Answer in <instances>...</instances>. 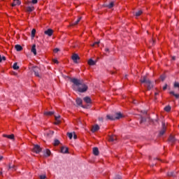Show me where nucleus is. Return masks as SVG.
Returning <instances> with one entry per match:
<instances>
[{
	"mask_svg": "<svg viewBox=\"0 0 179 179\" xmlns=\"http://www.w3.org/2000/svg\"><path fill=\"white\" fill-rule=\"evenodd\" d=\"M70 82H71V83H73L75 86L78 87V91L80 93H85V92L87 91V85L83 83V80H79L78 78H70Z\"/></svg>",
	"mask_w": 179,
	"mask_h": 179,
	"instance_id": "1",
	"label": "nucleus"
},
{
	"mask_svg": "<svg viewBox=\"0 0 179 179\" xmlns=\"http://www.w3.org/2000/svg\"><path fill=\"white\" fill-rule=\"evenodd\" d=\"M141 83H145V86L148 89V90H150L153 89V83L148 78V76H144L141 79Z\"/></svg>",
	"mask_w": 179,
	"mask_h": 179,
	"instance_id": "2",
	"label": "nucleus"
},
{
	"mask_svg": "<svg viewBox=\"0 0 179 179\" xmlns=\"http://www.w3.org/2000/svg\"><path fill=\"white\" fill-rule=\"evenodd\" d=\"M32 71L34 73L35 76L37 78H41V76L40 75V72H41V69L38 68V66H33Z\"/></svg>",
	"mask_w": 179,
	"mask_h": 179,
	"instance_id": "3",
	"label": "nucleus"
},
{
	"mask_svg": "<svg viewBox=\"0 0 179 179\" xmlns=\"http://www.w3.org/2000/svg\"><path fill=\"white\" fill-rule=\"evenodd\" d=\"M71 59L75 64H78V59H80V57H79V55L78 54L74 53L73 54Z\"/></svg>",
	"mask_w": 179,
	"mask_h": 179,
	"instance_id": "4",
	"label": "nucleus"
},
{
	"mask_svg": "<svg viewBox=\"0 0 179 179\" xmlns=\"http://www.w3.org/2000/svg\"><path fill=\"white\" fill-rule=\"evenodd\" d=\"M34 152H35V153H40V152H41V148L40 147V145H35L34 146Z\"/></svg>",
	"mask_w": 179,
	"mask_h": 179,
	"instance_id": "5",
	"label": "nucleus"
},
{
	"mask_svg": "<svg viewBox=\"0 0 179 179\" xmlns=\"http://www.w3.org/2000/svg\"><path fill=\"white\" fill-rule=\"evenodd\" d=\"M166 132V124H162V129L159 131V136H162V135H164V133Z\"/></svg>",
	"mask_w": 179,
	"mask_h": 179,
	"instance_id": "6",
	"label": "nucleus"
},
{
	"mask_svg": "<svg viewBox=\"0 0 179 179\" xmlns=\"http://www.w3.org/2000/svg\"><path fill=\"white\" fill-rule=\"evenodd\" d=\"M45 34H46V36H49V37H51V36H52V33H54V31H52V29H48V30L45 31Z\"/></svg>",
	"mask_w": 179,
	"mask_h": 179,
	"instance_id": "7",
	"label": "nucleus"
},
{
	"mask_svg": "<svg viewBox=\"0 0 179 179\" xmlns=\"http://www.w3.org/2000/svg\"><path fill=\"white\" fill-rule=\"evenodd\" d=\"M169 142L170 144L173 145L176 142V138L173 136H170Z\"/></svg>",
	"mask_w": 179,
	"mask_h": 179,
	"instance_id": "8",
	"label": "nucleus"
},
{
	"mask_svg": "<svg viewBox=\"0 0 179 179\" xmlns=\"http://www.w3.org/2000/svg\"><path fill=\"white\" fill-rule=\"evenodd\" d=\"M99 129H100V127L98 124H96L92 127V132H96V131H99Z\"/></svg>",
	"mask_w": 179,
	"mask_h": 179,
	"instance_id": "9",
	"label": "nucleus"
},
{
	"mask_svg": "<svg viewBox=\"0 0 179 179\" xmlns=\"http://www.w3.org/2000/svg\"><path fill=\"white\" fill-rule=\"evenodd\" d=\"M92 152L94 156H99V148L97 147L94 148L92 150Z\"/></svg>",
	"mask_w": 179,
	"mask_h": 179,
	"instance_id": "10",
	"label": "nucleus"
},
{
	"mask_svg": "<svg viewBox=\"0 0 179 179\" xmlns=\"http://www.w3.org/2000/svg\"><path fill=\"white\" fill-rule=\"evenodd\" d=\"M83 100L85 102H86L87 104H90L92 103V99L89 96H85L83 98Z\"/></svg>",
	"mask_w": 179,
	"mask_h": 179,
	"instance_id": "11",
	"label": "nucleus"
},
{
	"mask_svg": "<svg viewBox=\"0 0 179 179\" xmlns=\"http://www.w3.org/2000/svg\"><path fill=\"white\" fill-rule=\"evenodd\" d=\"M106 8H108V9H111L114 6V1H111L109 4H104Z\"/></svg>",
	"mask_w": 179,
	"mask_h": 179,
	"instance_id": "12",
	"label": "nucleus"
},
{
	"mask_svg": "<svg viewBox=\"0 0 179 179\" xmlns=\"http://www.w3.org/2000/svg\"><path fill=\"white\" fill-rule=\"evenodd\" d=\"M31 52L34 54V55H37V50L36 49V45H33L31 50Z\"/></svg>",
	"mask_w": 179,
	"mask_h": 179,
	"instance_id": "13",
	"label": "nucleus"
},
{
	"mask_svg": "<svg viewBox=\"0 0 179 179\" xmlns=\"http://www.w3.org/2000/svg\"><path fill=\"white\" fill-rule=\"evenodd\" d=\"M120 118H122V114L121 113H116L115 120H120Z\"/></svg>",
	"mask_w": 179,
	"mask_h": 179,
	"instance_id": "14",
	"label": "nucleus"
},
{
	"mask_svg": "<svg viewBox=\"0 0 179 179\" xmlns=\"http://www.w3.org/2000/svg\"><path fill=\"white\" fill-rule=\"evenodd\" d=\"M51 155V151L50 150H46L45 151H44V156L45 157H50Z\"/></svg>",
	"mask_w": 179,
	"mask_h": 179,
	"instance_id": "15",
	"label": "nucleus"
},
{
	"mask_svg": "<svg viewBox=\"0 0 179 179\" xmlns=\"http://www.w3.org/2000/svg\"><path fill=\"white\" fill-rule=\"evenodd\" d=\"M69 149L66 147H62L61 148V153H68Z\"/></svg>",
	"mask_w": 179,
	"mask_h": 179,
	"instance_id": "16",
	"label": "nucleus"
},
{
	"mask_svg": "<svg viewBox=\"0 0 179 179\" xmlns=\"http://www.w3.org/2000/svg\"><path fill=\"white\" fill-rule=\"evenodd\" d=\"M55 112L54 111H49V112H44V115H47L48 117H50L51 115H54Z\"/></svg>",
	"mask_w": 179,
	"mask_h": 179,
	"instance_id": "17",
	"label": "nucleus"
},
{
	"mask_svg": "<svg viewBox=\"0 0 179 179\" xmlns=\"http://www.w3.org/2000/svg\"><path fill=\"white\" fill-rule=\"evenodd\" d=\"M107 120H110V121H115V116L114 115H106Z\"/></svg>",
	"mask_w": 179,
	"mask_h": 179,
	"instance_id": "18",
	"label": "nucleus"
},
{
	"mask_svg": "<svg viewBox=\"0 0 179 179\" xmlns=\"http://www.w3.org/2000/svg\"><path fill=\"white\" fill-rule=\"evenodd\" d=\"M109 142H115V141H117V137L115 136H110L108 138Z\"/></svg>",
	"mask_w": 179,
	"mask_h": 179,
	"instance_id": "19",
	"label": "nucleus"
},
{
	"mask_svg": "<svg viewBox=\"0 0 179 179\" xmlns=\"http://www.w3.org/2000/svg\"><path fill=\"white\" fill-rule=\"evenodd\" d=\"M15 49L16 50V51L19 52V51H22V50H23V48L20 45H15Z\"/></svg>",
	"mask_w": 179,
	"mask_h": 179,
	"instance_id": "20",
	"label": "nucleus"
},
{
	"mask_svg": "<svg viewBox=\"0 0 179 179\" xmlns=\"http://www.w3.org/2000/svg\"><path fill=\"white\" fill-rule=\"evenodd\" d=\"M26 10L30 13L31 12H33V10H34V6L27 7Z\"/></svg>",
	"mask_w": 179,
	"mask_h": 179,
	"instance_id": "21",
	"label": "nucleus"
},
{
	"mask_svg": "<svg viewBox=\"0 0 179 179\" xmlns=\"http://www.w3.org/2000/svg\"><path fill=\"white\" fill-rule=\"evenodd\" d=\"M21 2L19 0H14L12 3V6H16L17 5H20Z\"/></svg>",
	"mask_w": 179,
	"mask_h": 179,
	"instance_id": "22",
	"label": "nucleus"
},
{
	"mask_svg": "<svg viewBox=\"0 0 179 179\" xmlns=\"http://www.w3.org/2000/svg\"><path fill=\"white\" fill-rule=\"evenodd\" d=\"M80 20H82V17H78L76 21L73 22L72 26H76V24H78Z\"/></svg>",
	"mask_w": 179,
	"mask_h": 179,
	"instance_id": "23",
	"label": "nucleus"
},
{
	"mask_svg": "<svg viewBox=\"0 0 179 179\" xmlns=\"http://www.w3.org/2000/svg\"><path fill=\"white\" fill-rule=\"evenodd\" d=\"M88 65H91V66H93V65H96V62H94L93 59H90L88 60Z\"/></svg>",
	"mask_w": 179,
	"mask_h": 179,
	"instance_id": "24",
	"label": "nucleus"
},
{
	"mask_svg": "<svg viewBox=\"0 0 179 179\" xmlns=\"http://www.w3.org/2000/svg\"><path fill=\"white\" fill-rule=\"evenodd\" d=\"M59 143H61L59 140H58V139L54 140V143H53L54 146H58V145H59Z\"/></svg>",
	"mask_w": 179,
	"mask_h": 179,
	"instance_id": "25",
	"label": "nucleus"
},
{
	"mask_svg": "<svg viewBox=\"0 0 179 179\" xmlns=\"http://www.w3.org/2000/svg\"><path fill=\"white\" fill-rule=\"evenodd\" d=\"M76 104H78V106H82V99L78 98L76 99Z\"/></svg>",
	"mask_w": 179,
	"mask_h": 179,
	"instance_id": "26",
	"label": "nucleus"
},
{
	"mask_svg": "<svg viewBox=\"0 0 179 179\" xmlns=\"http://www.w3.org/2000/svg\"><path fill=\"white\" fill-rule=\"evenodd\" d=\"M13 69L15 71H17V69H19V66H17V63H14L13 65Z\"/></svg>",
	"mask_w": 179,
	"mask_h": 179,
	"instance_id": "27",
	"label": "nucleus"
},
{
	"mask_svg": "<svg viewBox=\"0 0 179 179\" xmlns=\"http://www.w3.org/2000/svg\"><path fill=\"white\" fill-rule=\"evenodd\" d=\"M31 38H34V37H35V36H36V29H33L32 30H31Z\"/></svg>",
	"mask_w": 179,
	"mask_h": 179,
	"instance_id": "28",
	"label": "nucleus"
},
{
	"mask_svg": "<svg viewBox=\"0 0 179 179\" xmlns=\"http://www.w3.org/2000/svg\"><path fill=\"white\" fill-rule=\"evenodd\" d=\"M164 110L166 111L167 113H169V111L171 110V106H167L164 108Z\"/></svg>",
	"mask_w": 179,
	"mask_h": 179,
	"instance_id": "29",
	"label": "nucleus"
},
{
	"mask_svg": "<svg viewBox=\"0 0 179 179\" xmlns=\"http://www.w3.org/2000/svg\"><path fill=\"white\" fill-rule=\"evenodd\" d=\"M168 176L169 177H175L176 176V173L174 172H169L168 173Z\"/></svg>",
	"mask_w": 179,
	"mask_h": 179,
	"instance_id": "30",
	"label": "nucleus"
},
{
	"mask_svg": "<svg viewBox=\"0 0 179 179\" xmlns=\"http://www.w3.org/2000/svg\"><path fill=\"white\" fill-rule=\"evenodd\" d=\"M2 61H6V57L0 55V62H2Z\"/></svg>",
	"mask_w": 179,
	"mask_h": 179,
	"instance_id": "31",
	"label": "nucleus"
},
{
	"mask_svg": "<svg viewBox=\"0 0 179 179\" xmlns=\"http://www.w3.org/2000/svg\"><path fill=\"white\" fill-rule=\"evenodd\" d=\"M142 13H143V11L141 10H140L136 13V16H137V17L141 16V15H142Z\"/></svg>",
	"mask_w": 179,
	"mask_h": 179,
	"instance_id": "32",
	"label": "nucleus"
},
{
	"mask_svg": "<svg viewBox=\"0 0 179 179\" xmlns=\"http://www.w3.org/2000/svg\"><path fill=\"white\" fill-rule=\"evenodd\" d=\"M143 122H146V118L141 117L140 124H143Z\"/></svg>",
	"mask_w": 179,
	"mask_h": 179,
	"instance_id": "33",
	"label": "nucleus"
},
{
	"mask_svg": "<svg viewBox=\"0 0 179 179\" xmlns=\"http://www.w3.org/2000/svg\"><path fill=\"white\" fill-rule=\"evenodd\" d=\"M67 136H69V139H72L73 134L72 133H67Z\"/></svg>",
	"mask_w": 179,
	"mask_h": 179,
	"instance_id": "34",
	"label": "nucleus"
},
{
	"mask_svg": "<svg viewBox=\"0 0 179 179\" xmlns=\"http://www.w3.org/2000/svg\"><path fill=\"white\" fill-rule=\"evenodd\" d=\"M14 169H15V165L11 166L10 164H9L8 170H10V169L14 170Z\"/></svg>",
	"mask_w": 179,
	"mask_h": 179,
	"instance_id": "35",
	"label": "nucleus"
},
{
	"mask_svg": "<svg viewBox=\"0 0 179 179\" xmlns=\"http://www.w3.org/2000/svg\"><path fill=\"white\" fill-rule=\"evenodd\" d=\"M8 139H15V135H13V134L8 135Z\"/></svg>",
	"mask_w": 179,
	"mask_h": 179,
	"instance_id": "36",
	"label": "nucleus"
},
{
	"mask_svg": "<svg viewBox=\"0 0 179 179\" xmlns=\"http://www.w3.org/2000/svg\"><path fill=\"white\" fill-rule=\"evenodd\" d=\"M161 80H162V82H164L166 79V76L162 75L160 76Z\"/></svg>",
	"mask_w": 179,
	"mask_h": 179,
	"instance_id": "37",
	"label": "nucleus"
},
{
	"mask_svg": "<svg viewBox=\"0 0 179 179\" xmlns=\"http://www.w3.org/2000/svg\"><path fill=\"white\" fill-rule=\"evenodd\" d=\"M39 178L40 179H45V178H47V176L45 175H41L39 176Z\"/></svg>",
	"mask_w": 179,
	"mask_h": 179,
	"instance_id": "38",
	"label": "nucleus"
},
{
	"mask_svg": "<svg viewBox=\"0 0 179 179\" xmlns=\"http://www.w3.org/2000/svg\"><path fill=\"white\" fill-rule=\"evenodd\" d=\"M37 2H38V0H32V1H31V3H33V5H36V3H37Z\"/></svg>",
	"mask_w": 179,
	"mask_h": 179,
	"instance_id": "39",
	"label": "nucleus"
},
{
	"mask_svg": "<svg viewBox=\"0 0 179 179\" xmlns=\"http://www.w3.org/2000/svg\"><path fill=\"white\" fill-rule=\"evenodd\" d=\"M100 44V41L94 42L92 45V47H94V45H99Z\"/></svg>",
	"mask_w": 179,
	"mask_h": 179,
	"instance_id": "40",
	"label": "nucleus"
},
{
	"mask_svg": "<svg viewBox=\"0 0 179 179\" xmlns=\"http://www.w3.org/2000/svg\"><path fill=\"white\" fill-rule=\"evenodd\" d=\"M59 124H61V120H56L55 122V125H59Z\"/></svg>",
	"mask_w": 179,
	"mask_h": 179,
	"instance_id": "41",
	"label": "nucleus"
},
{
	"mask_svg": "<svg viewBox=\"0 0 179 179\" xmlns=\"http://www.w3.org/2000/svg\"><path fill=\"white\" fill-rule=\"evenodd\" d=\"M55 120L59 121V118H61V115L55 116Z\"/></svg>",
	"mask_w": 179,
	"mask_h": 179,
	"instance_id": "42",
	"label": "nucleus"
},
{
	"mask_svg": "<svg viewBox=\"0 0 179 179\" xmlns=\"http://www.w3.org/2000/svg\"><path fill=\"white\" fill-rule=\"evenodd\" d=\"M115 179H122V178L121 177V176L117 175V176L115 177Z\"/></svg>",
	"mask_w": 179,
	"mask_h": 179,
	"instance_id": "43",
	"label": "nucleus"
},
{
	"mask_svg": "<svg viewBox=\"0 0 179 179\" xmlns=\"http://www.w3.org/2000/svg\"><path fill=\"white\" fill-rule=\"evenodd\" d=\"M174 87H179V83H174Z\"/></svg>",
	"mask_w": 179,
	"mask_h": 179,
	"instance_id": "44",
	"label": "nucleus"
},
{
	"mask_svg": "<svg viewBox=\"0 0 179 179\" xmlns=\"http://www.w3.org/2000/svg\"><path fill=\"white\" fill-rule=\"evenodd\" d=\"M167 89V84H165V85L163 87V90H166Z\"/></svg>",
	"mask_w": 179,
	"mask_h": 179,
	"instance_id": "45",
	"label": "nucleus"
},
{
	"mask_svg": "<svg viewBox=\"0 0 179 179\" xmlns=\"http://www.w3.org/2000/svg\"><path fill=\"white\" fill-rule=\"evenodd\" d=\"M176 99H179V94H175L173 95Z\"/></svg>",
	"mask_w": 179,
	"mask_h": 179,
	"instance_id": "46",
	"label": "nucleus"
},
{
	"mask_svg": "<svg viewBox=\"0 0 179 179\" xmlns=\"http://www.w3.org/2000/svg\"><path fill=\"white\" fill-rule=\"evenodd\" d=\"M73 139H78V136L74 133Z\"/></svg>",
	"mask_w": 179,
	"mask_h": 179,
	"instance_id": "47",
	"label": "nucleus"
},
{
	"mask_svg": "<svg viewBox=\"0 0 179 179\" xmlns=\"http://www.w3.org/2000/svg\"><path fill=\"white\" fill-rule=\"evenodd\" d=\"M58 51H59V48H55L54 50V52H58Z\"/></svg>",
	"mask_w": 179,
	"mask_h": 179,
	"instance_id": "48",
	"label": "nucleus"
},
{
	"mask_svg": "<svg viewBox=\"0 0 179 179\" xmlns=\"http://www.w3.org/2000/svg\"><path fill=\"white\" fill-rule=\"evenodd\" d=\"M53 62L55 64H58V60L55 59H53Z\"/></svg>",
	"mask_w": 179,
	"mask_h": 179,
	"instance_id": "49",
	"label": "nucleus"
},
{
	"mask_svg": "<svg viewBox=\"0 0 179 179\" xmlns=\"http://www.w3.org/2000/svg\"><path fill=\"white\" fill-rule=\"evenodd\" d=\"M105 51H106V52H109L110 50L106 48H105Z\"/></svg>",
	"mask_w": 179,
	"mask_h": 179,
	"instance_id": "50",
	"label": "nucleus"
},
{
	"mask_svg": "<svg viewBox=\"0 0 179 179\" xmlns=\"http://www.w3.org/2000/svg\"><path fill=\"white\" fill-rule=\"evenodd\" d=\"M169 93H170V94H173V96H174V94H176V93H174L173 91H171V92H170Z\"/></svg>",
	"mask_w": 179,
	"mask_h": 179,
	"instance_id": "51",
	"label": "nucleus"
},
{
	"mask_svg": "<svg viewBox=\"0 0 179 179\" xmlns=\"http://www.w3.org/2000/svg\"><path fill=\"white\" fill-rule=\"evenodd\" d=\"M103 117H99V121H101V122H103Z\"/></svg>",
	"mask_w": 179,
	"mask_h": 179,
	"instance_id": "52",
	"label": "nucleus"
},
{
	"mask_svg": "<svg viewBox=\"0 0 179 179\" xmlns=\"http://www.w3.org/2000/svg\"><path fill=\"white\" fill-rule=\"evenodd\" d=\"M8 136H9V135H6V134H3V136L4 138H8Z\"/></svg>",
	"mask_w": 179,
	"mask_h": 179,
	"instance_id": "53",
	"label": "nucleus"
},
{
	"mask_svg": "<svg viewBox=\"0 0 179 179\" xmlns=\"http://www.w3.org/2000/svg\"><path fill=\"white\" fill-rule=\"evenodd\" d=\"M3 159V157L0 156V162H1V160H2Z\"/></svg>",
	"mask_w": 179,
	"mask_h": 179,
	"instance_id": "54",
	"label": "nucleus"
},
{
	"mask_svg": "<svg viewBox=\"0 0 179 179\" xmlns=\"http://www.w3.org/2000/svg\"><path fill=\"white\" fill-rule=\"evenodd\" d=\"M172 59H173V61H175L176 60V57H173Z\"/></svg>",
	"mask_w": 179,
	"mask_h": 179,
	"instance_id": "55",
	"label": "nucleus"
},
{
	"mask_svg": "<svg viewBox=\"0 0 179 179\" xmlns=\"http://www.w3.org/2000/svg\"><path fill=\"white\" fill-rule=\"evenodd\" d=\"M133 103H134V104H136V101H134Z\"/></svg>",
	"mask_w": 179,
	"mask_h": 179,
	"instance_id": "56",
	"label": "nucleus"
},
{
	"mask_svg": "<svg viewBox=\"0 0 179 179\" xmlns=\"http://www.w3.org/2000/svg\"><path fill=\"white\" fill-rule=\"evenodd\" d=\"M0 176H2V171H0Z\"/></svg>",
	"mask_w": 179,
	"mask_h": 179,
	"instance_id": "57",
	"label": "nucleus"
},
{
	"mask_svg": "<svg viewBox=\"0 0 179 179\" xmlns=\"http://www.w3.org/2000/svg\"><path fill=\"white\" fill-rule=\"evenodd\" d=\"M155 96H157V93H155Z\"/></svg>",
	"mask_w": 179,
	"mask_h": 179,
	"instance_id": "58",
	"label": "nucleus"
}]
</instances>
